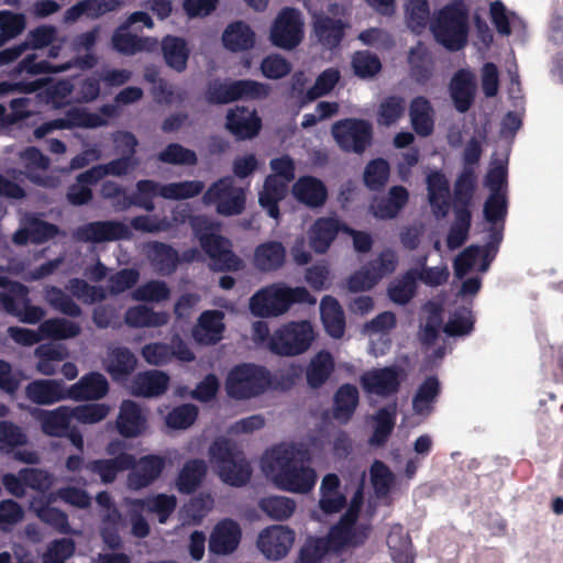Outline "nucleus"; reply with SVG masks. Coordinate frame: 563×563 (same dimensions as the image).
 Listing matches in <instances>:
<instances>
[{
  "label": "nucleus",
  "instance_id": "nucleus-1",
  "mask_svg": "<svg viewBox=\"0 0 563 563\" xmlns=\"http://www.w3.org/2000/svg\"><path fill=\"white\" fill-rule=\"evenodd\" d=\"M372 514L363 509L358 489L346 511L327 537H309L299 552L298 563H322L329 555L363 544L371 530Z\"/></svg>",
  "mask_w": 563,
  "mask_h": 563
},
{
  "label": "nucleus",
  "instance_id": "nucleus-2",
  "mask_svg": "<svg viewBox=\"0 0 563 563\" xmlns=\"http://www.w3.org/2000/svg\"><path fill=\"white\" fill-rule=\"evenodd\" d=\"M303 443L283 442L265 451L261 468L265 476L280 490L308 494L317 483V472L303 463L307 457Z\"/></svg>",
  "mask_w": 563,
  "mask_h": 563
},
{
  "label": "nucleus",
  "instance_id": "nucleus-3",
  "mask_svg": "<svg viewBox=\"0 0 563 563\" xmlns=\"http://www.w3.org/2000/svg\"><path fill=\"white\" fill-rule=\"evenodd\" d=\"M316 301L305 287H290L279 282L255 291L250 298L249 309L254 317L277 318L287 313L294 303L314 305Z\"/></svg>",
  "mask_w": 563,
  "mask_h": 563
},
{
  "label": "nucleus",
  "instance_id": "nucleus-4",
  "mask_svg": "<svg viewBox=\"0 0 563 563\" xmlns=\"http://www.w3.org/2000/svg\"><path fill=\"white\" fill-rule=\"evenodd\" d=\"M434 40L449 51L462 49L468 37V14L462 4L446 5L430 24Z\"/></svg>",
  "mask_w": 563,
  "mask_h": 563
},
{
  "label": "nucleus",
  "instance_id": "nucleus-5",
  "mask_svg": "<svg viewBox=\"0 0 563 563\" xmlns=\"http://www.w3.org/2000/svg\"><path fill=\"white\" fill-rule=\"evenodd\" d=\"M317 338L312 322L294 320L283 323L268 340V349L282 356H296L307 352Z\"/></svg>",
  "mask_w": 563,
  "mask_h": 563
},
{
  "label": "nucleus",
  "instance_id": "nucleus-6",
  "mask_svg": "<svg viewBox=\"0 0 563 563\" xmlns=\"http://www.w3.org/2000/svg\"><path fill=\"white\" fill-rule=\"evenodd\" d=\"M273 385L269 372L255 364L234 366L225 378V391L229 397L245 400L257 397Z\"/></svg>",
  "mask_w": 563,
  "mask_h": 563
},
{
  "label": "nucleus",
  "instance_id": "nucleus-7",
  "mask_svg": "<svg viewBox=\"0 0 563 563\" xmlns=\"http://www.w3.org/2000/svg\"><path fill=\"white\" fill-rule=\"evenodd\" d=\"M194 231L199 238L201 247L210 257V267L214 271H239L243 262L231 252L230 242L216 234L213 224H208L206 219L195 218L191 220Z\"/></svg>",
  "mask_w": 563,
  "mask_h": 563
},
{
  "label": "nucleus",
  "instance_id": "nucleus-8",
  "mask_svg": "<svg viewBox=\"0 0 563 563\" xmlns=\"http://www.w3.org/2000/svg\"><path fill=\"white\" fill-rule=\"evenodd\" d=\"M209 461L221 481L231 486H242L251 476L249 463L227 440H217L210 446Z\"/></svg>",
  "mask_w": 563,
  "mask_h": 563
},
{
  "label": "nucleus",
  "instance_id": "nucleus-9",
  "mask_svg": "<svg viewBox=\"0 0 563 563\" xmlns=\"http://www.w3.org/2000/svg\"><path fill=\"white\" fill-rule=\"evenodd\" d=\"M271 168L274 174L266 178L258 200L269 217L278 219V202L286 196L288 183L294 179L295 165L291 158L283 156L273 159Z\"/></svg>",
  "mask_w": 563,
  "mask_h": 563
},
{
  "label": "nucleus",
  "instance_id": "nucleus-10",
  "mask_svg": "<svg viewBox=\"0 0 563 563\" xmlns=\"http://www.w3.org/2000/svg\"><path fill=\"white\" fill-rule=\"evenodd\" d=\"M118 114V108L114 104H107L100 108L99 112L92 113L85 108H71L65 118L52 120L35 129L34 135L42 139L54 130L87 128L95 129L106 125L109 119Z\"/></svg>",
  "mask_w": 563,
  "mask_h": 563
},
{
  "label": "nucleus",
  "instance_id": "nucleus-11",
  "mask_svg": "<svg viewBox=\"0 0 563 563\" xmlns=\"http://www.w3.org/2000/svg\"><path fill=\"white\" fill-rule=\"evenodd\" d=\"M117 148L124 155L104 165H97L79 175L80 180L98 183L108 175L122 176L132 172L137 162L132 157L136 146V139L128 132H119L114 135Z\"/></svg>",
  "mask_w": 563,
  "mask_h": 563
},
{
  "label": "nucleus",
  "instance_id": "nucleus-12",
  "mask_svg": "<svg viewBox=\"0 0 563 563\" xmlns=\"http://www.w3.org/2000/svg\"><path fill=\"white\" fill-rule=\"evenodd\" d=\"M0 287H5V292H0V305L10 314L18 317L22 322L34 324L45 314L44 310L29 302V290L19 283H10L0 276Z\"/></svg>",
  "mask_w": 563,
  "mask_h": 563
},
{
  "label": "nucleus",
  "instance_id": "nucleus-13",
  "mask_svg": "<svg viewBox=\"0 0 563 563\" xmlns=\"http://www.w3.org/2000/svg\"><path fill=\"white\" fill-rule=\"evenodd\" d=\"M303 25V19L298 10L284 8L271 26L269 40L279 48L291 49L302 41Z\"/></svg>",
  "mask_w": 563,
  "mask_h": 563
},
{
  "label": "nucleus",
  "instance_id": "nucleus-14",
  "mask_svg": "<svg viewBox=\"0 0 563 563\" xmlns=\"http://www.w3.org/2000/svg\"><path fill=\"white\" fill-rule=\"evenodd\" d=\"M426 320L420 331V339L426 345L427 366H435L445 355V346L440 338L442 310L435 302L424 307Z\"/></svg>",
  "mask_w": 563,
  "mask_h": 563
},
{
  "label": "nucleus",
  "instance_id": "nucleus-15",
  "mask_svg": "<svg viewBox=\"0 0 563 563\" xmlns=\"http://www.w3.org/2000/svg\"><path fill=\"white\" fill-rule=\"evenodd\" d=\"M206 203H216L218 213L222 216L239 214L244 209L245 192L234 186L231 177L220 179L203 196Z\"/></svg>",
  "mask_w": 563,
  "mask_h": 563
},
{
  "label": "nucleus",
  "instance_id": "nucleus-16",
  "mask_svg": "<svg viewBox=\"0 0 563 563\" xmlns=\"http://www.w3.org/2000/svg\"><path fill=\"white\" fill-rule=\"evenodd\" d=\"M397 265V254L391 250H386L369 266L354 273L347 280V287L354 292L368 290L382 278L391 274Z\"/></svg>",
  "mask_w": 563,
  "mask_h": 563
},
{
  "label": "nucleus",
  "instance_id": "nucleus-17",
  "mask_svg": "<svg viewBox=\"0 0 563 563\" xmlns=\"http://www.w3.org/2000/svg\"><path fill=\"white\" fill-rule=\"evenodd\" d=\"M268 95V87L254 80H238L230 84L213 82L207 96L211 102L228 103L236 99H262Z\"/></svg>",
  "mask_w": 563,
  "mask_h": 563
},
{
  "label": "nucleus",
  "instance_id": "nucleus-18",
  "mask_svg": "<svg viewBox=\"0 0 563 563\" xmlns=\"http://www.w3.org/2000/svg\"><path fill=\"white\" fill-rule=\"evenodd\" d=\"M332 134L343 150L362 153L371 143L372 126L364 120L346 119L332 126Z\"/></svg>",
  "mask_w": 563,
  "mask_h": 563
},
{
  "label": "nucleus",
  "instance_id": "nucleus-19",
  "mask_svg": "<svg viewBox=\"0 0 563 563\" xmlns=\"http://www.w3.org/2000/svg\"><path fill=\"white\" fill-rule=\"evenodd\" d=\"M295 538V531L289 527L273 525L258 533L256 545L267 560L278 561L288 554Z\"/></svg>",
  "mask_w": 563,
  "mask_h": 563
},
{
  "label": "nucleus",
  "instance_id": "nucleus-20",
  "mask_svg": "<svg viewBox=\"0 0 563 563\" xmlns=\"http://www.w3.org/2000/svg\"><path fill=\"white\" fill-rule=\"evenodd\" d=\"M396 325V316L386 311L363 325L362 333L369 341L368 352L375 357L385 355L390 347V331Z\"/></svg>",
  "mask_w": 563,
  "mask_h": 563
},
{
  "label": "nucleus",
  "instance_id": "nucleus-21",
  "mask_svg": "<svg viewBox=\"0 0 563 563\" xmlns=\"http://www.w3.org/2000/svg\"><path fill=\"white\" fill-rule=\"evenodd\" d=\"M307 9L312 15V26L313 33L318 41L327 47H335L341 42L344 30L347 27V23L342 21L336 16L335 9H338L336 4H331L329 7V12L333 14V16H329L328 14L321 12L312 11L310 4H306Z\"/></svg>",
  "mask_w": 563,
  "mask_h": 563
},
{
  "label": "nucleus",
  "instance_id": "nucleus-22",
  "mask_svg": "<svg viewBox=\"0 0 563 563\" xmlns=\"http://www.w3.org/2000/svg\"><path fill=\"white\" fill-rule=\"evenodd\" d=\"M497 247L493 244L486 246L471 245L454 261L456 278L463 279L467 274L484 273L488 269L495 257Z\"/></svg>",
  "mask_w": 563,
  "mask_h": 563
},
{
  "label": "nucleus",
  "instance_id": "nucleus-23",
  "mask_svg": "<svg viewBox=\"0 0 563 563\" xmlns=\"http://www.w3.org/2000/svg\"><path fill=\"white\" fill-rule=\"evenodd\" d=\"M401 379L402 373L396 366L372 368L361 376V385L367 394L385 397L398 390Z\"/></svg>",
  "mask_w": 563,
  "mask_h": 563
},
{
  "label": "nucleus",
  "instance_id": "nucleus-24",
  "mask_svg": "<svg viewBox=\"0 0 563 563\" xmlns=\"http://www.w3.org/2000/svg\"><path fill=\"white\" fill-rule=\"evenodd\" d=\"M148 428L147 411L133 400L122 401L117 418V430L123 438H137Z\"/></svg>",
  "mask_w": 563,
  "mask_h": 563
},
{
  "label": "nucleus",
  "instance_id": "nucleus-25",
  "mask_svg": "<svg viewBox=\"0 0 563 563\" xmlns=\"http://www.w3.org/2000/svg\"><path fill=\"white\" fill-rule=\"evenodd\" d=\"M241 538L240 525L232 519H223L210 532L209 551L216 555H229L238 549Z\"/></svg>",
  "mask_w": 563,
  "mask_h": 563
},
{
  "label": "nucleus",
  "instance_id": "nucleus-26",
  "mask_svg": "<svg viewBox=\"0 0 563 563\" xmlns=\"http://www.w3.org/2000/svg\"><path fill=\"white\" fill-rule=\"evenodd\" d=\"M25 395L32 402L47 406L68 399V389L60 379H36L27 384Z\"/></svg>",
  "mask_w": 563,
  "mask_h": 563
},
{
  "label": "nucleus",
  "instance_id": "nucleus-27",
  "mask_svg": "<svg viewBox=\"0 0 563 563\" xmlns=\"http://www.w3.org/2000/svg\"><path fill=\"white\" fill-rule=\"evenodd\" d=\"M428 201L435 218H444L450 208V185L444 174L432 170L427 175Z\"/></svg>",
  "mask_w": 563,
  "mask_h": 563
},
{
  "label": "nucleus",
  "instance_id": "nucleus-28",
  "mask_svg": "<svg viewBox=\"0 0 563 563\" xmlns=\"http://www.w3.org/2000/svg\"><path fill=\"white\" fill-rule=\"evenodd\" d=\"M224 313L217 310H207L198 319L192 330L196 342L201 344H216L223 339L225 324Z\"/></svg>",
  "mask_w": 563,
  "mask_h": 563
},
{
  "label": "nucleus",
  "instance_id": "nucleus-29",
  "mask_svg": "<svg viewBox=\"0 0 563 563\" xmlns=\"http://www.w3.org/2000/svg\"><path fill=\"white\" fill-rule=\"evenodd\" d=\"M169 384V376L156 369L139 373L129 385V390L134 396L157 397L164 394Z\"/></svg>",
  "mask_w": 563,
  "mask_h": 563
},
{
  "label": "nucleus",
  "instance_id": "nucleus-30",
  "mask_svg": "<svg viewBox=\"0 0 563 563\" xmlns=\"http://www.w3.org/2000/svg\"><path fill=\"white\" fill-rule=\"evenodd\" d=\"M67 389L69 399L77 401L98 400L107 395L109 384L102 374L92 372L84 375L77 383Z\"/></svg>",
  "mask_w": 563,
  "mask_h": 563
},
{
  "label": "nucleus",
  "instance_id": "nucleus-31",
  "mask_svg": "<svg viewBox=\"0 0 563 563\" xmlns=\"http://www.w3.org/2000/svg\"><path fill=\"white\" fill-rule=\"evenodd\" d=\"M32 415L41 422L43 433L49 437H63L73 420L71 407L60 406L53 410L34 409Z\"/></svg>",
  "mask_w": 563,
  "mask_h": 563
},
{
  "label": "nucleus",
  "instance_id": "nucleus-32",
  "mask_svg": "<svg viewBox=\"0 0 563 563\" xmlns=\"http://www.w3.org/2000/svg\"><path fill=\"white\" fill-rule=\"evenodd\" d=\"M97 504L104 508L107 514L104 515L101 536L103 542L111 549L119 548L121 539L119 537V530L124 525L122 516L119 510L113 506L111 497L107 493H100L97 495Z\"/></svg>",
  "mask_w": 563,
  "mask_h": 563
},
{
  "label": "nucleus",
  "instance_id": "nucleus-33",
  "mask_svg": "<svg viewBox=\"0 0 563 563\" xmlns=\"http://www.w3.org/2000/svg\"><path fill=\"white\" fill-rule=\"evenodd\" d=\"M58 233L57 227L36 217L27 216L21 221L20 229L13 235V242L22 245L27 242L43 243Z\"/></svg>",
  "mask_w": 563,
  "mask_h": 563
},
{
  "label": "nucleus",
  "instance_id": "nucleus-34",
  "mask_svg": "<svg viewBox=\"0 0 563 563\" xmlns=\"http://www.w3.org/2000/svg\"><path fill=\"white\" fill-rule=\"evenodd\" d=\"M130 25L122 24L112 35V47L123 55L155 51L158 42L154 37H139L129 32Z\"/></svg>",
  "mask_w": 563,
  "mask_h": 563
},
{
  "label": "nucleus",
  "instance_id": "nucleus-35",
  "mask_svg": "<svg viewBox=\"0 0 563 563\" xmlns=\"http://www.w3.org/2000/svg\"><path fill=\"white\" fill-rule=\"evenodd\" d=\"M227 128L238 139H251L261 129V119L254 110L236 107L227 115Z\"/></svg>",
  "mask_w": 563,
  "mask_h": 563
},
{
  "label": "nucleus",
  "instance_id": "nucleus-36",
  "mask_svg": "<svg viewBox=\"0 0 563 563\" xmlns=\"http://www.w3.org/2000/svg\"><path fill=\"white\" fill-rule=\"evenodd\" d=\"M55 500L56 496L54 494L43 495L38 498L35 497L30 501V508L44 523L60 533H68L70 530L66 514L57 508L51 507V504Z\"/></svg>",
  "mask_w": 563,
  "mask_h": 563
},
{
  "label": "nucleus",
  "instance_id": "nucleus-37",
  "mask_svg": "<svg viewBox=\"0 0 563 563\" xmlns=\"http://www.w3.org/2000/svg\"><path fill=\"white\" fill-rule=\"evenodd\" d=\"M165 460L158 455H146L139 460L135 468L129 474L128 486L132 489H141L148 486L162 473Z\"/></svg>",
  "mask_w": 563,
  "mask_h": 563
},
{
  "label": "nucleus",
  "instance_id": "nucleus-38",
  "mask_svg": "<svg viewBox=\"0 0 563 563\" xmlns=\"http://www.w3.org/2000/svg\"><path fill=\"white\" fill-rule=\"evenodd\" d=\"M129 229L119 222H93L79 228L75 238L86 242H102L125 238Z\"/></svg>",
  "mask_w": 563,
  "mask_h": 563
},
{
  "label": "nucleus",
  "instance_id": "nucleus-39",
  "mask_svg": "<svg viewBox=\"0 0 563 563\" xmlns=\"http://www.w3.org/2000/svg\"><path fill=\"white\" fill-rule=\"evenodd\" d=\"M318 508L324 515H334L345 505V496L340 490V479L335 474H327L320 485Z\"/></svg>",
  "mask_w": 563,
  "mask_h": 563
},
{
  "label": "nucleus",
  "instance_id": "nucleus-40",
  "mask_svg": "<svg viewBox=\"0 0 563 563\" xmlns=\"http://www.w3.org/2000/svg\"><path fill=\"white\" fill-rule=\"evenodd\" d=\"M474 327V316L471 310V302H457L450 307L448 311V321L443 331L449 336H464L472 332Z\"/></svg>",
  "mask_w": 563,
  "mask_h": 563
},
{
  "label": "nucleus",
  "instance_id": "nucleus-41",
  "mask_svg": "<svg viewBox=\"0 0 563 563\" xmlns=\"http://www.w3.org/2000/svg\"><path fill=\"white\" fill-rule=\"evenodd\" d=\"M346 230L336 218H321L311 227L308 235L311 249L317 253H324L339 231Z\"/></svg>",
  "mask_w": 563,
  "mask_h": 563
},
{
  "label": "nucleus",
  "instance_id": "nucleus-42",
  "mask_svg": "<svg viewBox=\"0 0 563 563\" xmlns=\"http://www.w3.org/2000/svg\"><path fill=\"white\" fill-rule=\"evenodd\" d=\"M475 87V75L470 69H461L453 76L450 91L455 108L460 112H464L470 108Z\"/></svg>",
  "mask_w": 563,
  "mask_h": 563
},
{
  "label": "nucleus",
  "instance_id": "nucleus-43",
  "mask_svg": "<svg viewBox=\"0 0 563 563\" xmlns=\"http://www.w3.org/2000/svg\"><path fill=\"white\" fill-rule=\"evenodd\" d=\"M320 317L325 332L333 339H341L345 332L344 312L339 301L324 296L320 302Z\"/></svg>",
  "mask_w": 563,
  "mask_h": 563
},
{
  "label": "nucleus",
  "instance_id": "nucleus-44",
  "mask_svg": "<svg viewBox=\"0 0 563 563\" xmlns=\"http://www.w3.org/2000/svg\"><path fill=\"white\" fill-rule=\"evenodd\" d=\"M490 19L497 32L501 35L515 34L521 36L526 30L525 21L515 12L509 11L503 2L490 3Z\"/></svg>",
  "mask_w": 563,
  "mask_h": 563
},
{
  "label": "nucleus",
  "instance_id": "nucleus-45",
  "mask_svg": "<svg viewBox=\"0 0 563 563\" xmlns=\"http://www.w3.org/2000/svg\"><path fill=\"white\" fill-rule=\"evenodd\" d=\"M410 123L419 136H429L434 128V112L428 99L417 97L409 106Z\"/></svg>",
  "mask_w": 563,
  "mask_h": 563
},
{
  "label": "nucleus",
  "instance_id": "nucleus-46",
  "mask_svg": "<svg viewBox=\"0 0 563 563\" xmlns=\"http://www.w3.org/2000/svg\"><path fill=\"white\" fill-rule=\"evenodd\" d=\"M136 358L124 347L110 349L104 360V368L115 382H123L134 371Z\"/></svg>",
  "mask_w": 563,
  "mask_h": 563
},
{
  "label": "nucleus",
  "instance_id": "nucleus-47",
  "mask_svg": "<svg viewBox=\"0 0 563 563\" xmlns=\"http://www.w3.org/2000/svg\"><path fill=\"white\" fill-rule=\"evenodd\" d=\"M409 198V192L401 186H394L390 188L388 196L379 200H375L371 210L374 217L379 219L395 218L399 211L405 207Z\"/></svg>",
  "mask_w": 563,
  "mask_h": 563
},
{
  "label": "nucleus",
  "instance_id": "nucleus-48",
  "mask_svg": "<svg viewBox=\"0 0 563 563\" xmlns=\"http://www.w3.org/2000/svg\"><path fill=\"white\" fill-rule=\"evenodd\" d=\"M135 464L133 455L122 453L111 460H96L87 464V470L100 476L103 483H111L118 473L131 468Z\"/></svg>",
  "mask_w": 563,
  "mask_h": 563
},
{
  "label": "nucleus",
  "instance_id": "nucleus-49",
  "mask_svg": "<svg viewBox=\"0 0 563 563\" xmlns=\"http://www.w3.org/2000/svg\"><path fill=\"white\" fill-rule=\"evenodd\" d=\"M292 195L298 201L309 207H318L325 201L327 190L319 179L306 176L295 183Z\"/></svg>",
  "mask_w": 563,
  "mask_h": 563
},
{
  "label": "nucleus",
  "instance_id": "nucleus-50",
  "mask_svg": "<svg viewBox=\"0 0 563 563\" xmlns=\"http://www.w3.org/2000/svg\"><path fill=\"white\" fill-rule=\"evenodd\" d=\"M34 354L37 357V372L52 376L57 372L58 363L68 356V350L63 344L46 343L37 346Z\"/></svg>",
  "mask_w": 563,
  "mask_h": 563
},
{
  "label": "nucleus",
  "instance_id": "nucleus-51",
  "mask_svg": "<svg viewBox=\"0 0 563 563\" xmlns=\"http://www.w3.org/2000/svg\"><path fill=\"white\" fill-rule=\"evenodd\" d=\"M387 545L395 563H413L415 553L408 532L399 525L390 528Z\"/></svg>",
  "mask_w": 563,
  "mask_h": 563
},
{
  "label": "nucleus",
  "instance_id": "nucleus-52",
  "mask_svg": "<svg viewBox=\"0 0 563 563\" xmlns=\"http://www.w3.org/2000/svg\"><path fill=\"white\" fill-rule=\"evenodd\" d=\"M222 42L224 47L231 52L246 51L253 47L255 34L246 23L234 22L224 30Z\"/></svg>",
  "mask_w": 563,
  "mask_h": 563
},
{
  "label": "nucleus",
  "instance_id": "nucleus-53",
  "mask_svg": "<svg viewBox=\"0 0 563 563\" xmlns=\"http://www.w3.org/2000/svg\"><path fill=\"white\" fill-rule=\"evenodd\" d=\"M440 394V384L435 376L427 377L418 387L412 400L413 411L419 416L432 412L437 397Z\"/></svg>",
  "mask_w": 563,
  "mask_h": 563
},
{
  "label": "nucleus",
  "instance_id": "nucleus-54",
  "mask_svg": "<svg viewBox=\"0 0 563 563\" xmlns=\"http://www.w3.org/2000/svg\"><path fill=\"white\" fill-rule=\"evenodd\" d=\"M285 261V249L278 242H267L258 245L254 253V265L262 272L279 268Z\"/></svg>",
  "mask_w": 563,
  "mask_h": 563
},
{
  "label": "nucleus",
  "instance_id": "nucleus-55",
  "mask_svg": "<svg viewBox=\"0 0 563 563\" xmlns=\"http://www.w3.org/2000/svg\"><path fill=\"white\" fill-rule=\"evenodd\" d=\"M408 62L411 77L418 84H426L432 77L434 63L432 56L422 44L419 43L410 49Z\"/></svg>",
  "mask_w": 563,
  "mask_h": 563
},
{
  "label": "nucleus",
  "instance_id": "nucleus-56",
  "mask_svg": "<svg viewBox=\"0 0 563 563\" xmlns=\"http://www.w3.org/2000/svg\"><path fill=\"white\" fill-rule=\"evenodd\" d=\"M258 507L272 520L284 521L295 512L296 503L287 496L269 495L258 501Z\"/></svg>",
  "mask_w": 563,
  "mask_h": 563
},
{
  "label": "nucleus",
  "instance_id": "nucleus-57",
  "mask_svg": "<svg viewBox=\"0 0 563 563\" xmlns=\"http://www.w3.org/2000/svg\"><path fill=\"white\" fill-rule=\"evenodd\" d=\"M125 323L133 328H156L167 323L168 314L145 306H135L125 312Z\"/></svg>",
  "mask_w": 563,
  "mask_h": 563
},
{
  "label": "nucleus",
  "instance_id": "nucleus-58",
  "mask_svg": "<svg viewBox=\"0 0 563 563\" xmlns=\"http://www.w3.org/2000/svg\"><path fill=\"white\" fill-rule=\"evenodd\" d=\"M163 55L166 64L177 70L186 68L189 49L185 40L177 36H166L162 42Z\"/></svg>",
  "mask_w": 563,
  "mask_h": 563
},
{
  "label": "nucleus",
  "instance_id": "nucleus-59",
  "mask_svg": "<svg viewBox=\"0 0 563 563\" xmlns=\"http://www.w3.org/2000/svg\"><path fill=\"white\" fill-rule=\"evenodd\" d=\"M21 158L25 165L26 175L32 181L51 187L56 185L54 180L42 177L41 174L48 167V158L38 150L30 147L22 153Z\"/></svg>",
  "mask_w": 563,
  "mask_h": 563
},
{
  "label": "nucleus",
  "instance_id": "nucleus-60",
  "mask_svg": "<svg viewBox=\"0 0 563 563\" xmlns=\"http://www.w3.org/2000/svg\"><path fill=\"white\" fill-rule=\"evenodd\" d=\"M120 4L119 0H86L79 2L65 12V22L71 23L81 15L97 16L104 12L112 11Z\"/></svg>",
  "mask_w": 563,
  "mask_h": 563
},
{
  "label": "nucleus",
  "instance_id": "nucleus-61",
  "mask_svg": "<svg viewBox=\"0 0 563 563\" xmlns=\"http://www.w3.org/2000/svg\"><path fill=\"white\" fill-rule=\"evenodd\" d=\"M81 331L79 323L64 318H53L41 323L43 339L67 340L77 336Z\"/></svg>",
  "mask_w": 563,
  "mask_h": 563
},
{
  "label": "nucleus",
  "instance_id": "nucleus-62",
  "mask_svg": "<svg viewBox=\"0 0 563 563\" xmlns=\"http://www.w3.org/2000/svg\"><path fill=\"white\" fill-rule=\"evenodd\" d=\"M334 362L329 352L321 351L310 361L307 368V380L310 387L317 388L325 383L333 371Z\"/></svg>",
  "mask_w": 563,
  "mask_h": 563
},
{
  "label": "nucleus",
  "instance_id": "nucleus-63",
  "mask_svg": "<svg viewBox=\"0 0 563 563\" xmlns=\"http://www.w3.org/2000/svg\"><path fill=\"white\" fill-rule=\"evenodd\" d=\"M358 404V390L355 386L346 384L339 388L334 397V417L347 421Z\"/></svg>",
  "mask_w": 563,
  "mask_h": 563
},
{
  "label": "nucleus",
  "instance_id": "nucleus-64",
  "mask_svg": "<svg viewBox=\"0 0 563 563\" xmlns=\"http://www.w3.org/2000/svg\"><path fill=\"white\" fill-rule=\"evenodd\" d=\"M147 253L158 273L168 275L175 271L178 263V254L172 247L163 243H153L148 245Z\"/></svg>",
  "mask_w": 563,
  "mask_h": 563
}]
</instances>
